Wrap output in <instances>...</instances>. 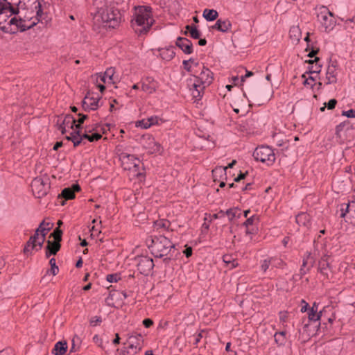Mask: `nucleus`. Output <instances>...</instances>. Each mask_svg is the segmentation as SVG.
Wrapping results in <instances>:
<instances>
[{"mask_svg":"<svg viewBox=\"0 0 355 355\" xmlns=\"http://www.w3.org/2000/svg\"><path fill=\"white\" fill-rule=\"evenodd\" d=\"M79 119L76 121V122L83 124L85 119L88 118L87 115L83 114H78Z\"/></svg>","mask_w":355,"mask_h":355,"instance_id":"nucleus-60","label":"nucleus"},{"mask_svg":"<svg viewBox=\"0 0 355 355\" xmlns=\"http://www.w3.org/2000/svg\"><path fill=\"white\" fill-rule=\"evenodd\" d=\"M327 84L336 83L337 81V73L334 65L329 66L326 74Z\"/></svg>","mask_w":355,"mask_h":355,"instance_id":"nucleus-24","label":"nucleus"},{"mask_svg":"<svg viewBox=\"0 0 355 355\" xmlns=\"http://www.w3.org/2000/svg\"><path fill=\"white\" fill-rule=\"evenodd\" d=\"M157 83L151 78H146L142 83L141 89L147 94H153L155 92Z\"/></svg>","mask_w":355,"mask_h":355,"instance_id":"nucleus-22","label":"nucleus"},{"mask_svg":"<svg viewBox=\"0 0 355 355\" xmlns=\"http://www.w3.org/2000/svg\"><path fill=\"white\" fill-rule=\"evenodd\" d=\"M316 11L318 21L324 28V31L329 33L333 30L336 24L334 14L324 6L316 8Z\"/></svg>","mask_w":355,"mask_h":355,"instance_id":"nucleus-4","label":"nucleus"},{"mask_svg":"<svg viewBox=\"0 0 355 355\" xmlns=\"http://www.w3.org/2000/svg\"><path fill=\"white\" fill-rule=\"evenodd\" d=\"M121 162V166L124 170L131 171L135 173V175L140 174L139 168L141 162L139 159L133 155L125 153H121L119 155Z\"/></svg>","mask_w":355,"mask_h":355,"instance_id":"nucleus-6","label":"nucleus"},{"mask_svg":"<svg viewBox=\"0 0 355 355\" xmlns=\"http://www.w3.org/2000/svg\"><path fill=\"white\" fill-rule=\"evenodd\" d=\"M213 29L218 30L222 33H226L231 30L232 23L229 19H219L211 27Z\"/></svg>","mask_w":355,"mask_h":355,"instance_id":"nucleus-21","label":"nucleus"},{"mask_svg":"<svg viewBox=\"0 0 355 355\" xmlns=\"http://www.w3.org/2000/svg\"><path fill=\"white\" fill-rule=\"evenodd\" d=\"M315 263V259L313 256H311L310 252H306L303 258L302 268L300 269V272L302 275L306 273L313 266Z\"/></svg>","mask_w":355,"mask_h":355,"instance_id":"nucleus-20","label":"nucleus"},{"mask_svg":"<svg viewBox=\"0 0 355 355\" xmlns=\"http://www.w3.org/2000/svg\"><path fill=\"white\" fill-rule=\"evenodd\" d=\"M253 156L256 160L263 163L267 162L268 165L272 164L275 161L273 150L266 146H261L256 148L253 153Z\"/></svg>","mask_w":355,"mask_h":355,"instance_id":"nucleus-7","label":"nucleus"},{"mask_svg":"<svg viewBox=\"0 0 355 355\" xmlns=\"http://www.w3.org/2000/svg\"><path fill=\"white\" fill-rule=\"evenodd\" d=\"M223 261L227 266H230V268H234L237 266L238 263L233 258L231 254H225L223 257Z\"/></svg>","mask_w":355,"mask_h":355,"instance_id":"nucleus-35","label":"nucleus"},{"mask_svg":"<svg viewBox=\"0 0 355 355\" xmlns=\"http://www.w3.org/2000/svg\"><path fill=\"white\" fill-rule=\"evenodd\" d=\"M35 238L37 239L38 248L40 250H41L42 248L43 247V244L45 241L46 237H44V236L43 235L39 234L38 233H35L33 235V240L35 239Z\"/></svg>","mask_w":355,"mask_h":355,"instance_id":"nucleus-43","label":"nucleus"},{"mask_svg":"<svg viewBox=\"0 0 355 355\" xmlns=\"http://www.w3.org/2000/svg\"><path fill=\"white\" fill-rule=\"evenodd\" d=\"M275 260L274 259H265L263 260V263H261V270L263 271V272H266L270 265L271 264L272 261H275Z\"/></svg>","mask_w":355,"mask_h":355,"instance_id":"nucleus-47","label":"nucleus"},{"mask_svg":"<svg viewBox=\"0 0 355 355\" xmlns=\"http://www.w3.org/2000/svg\"><path fill=\"white\" fill-rule=\"evenodd\" d=\"M227 167L218 166L212 170V176L214 182L219 181L218 178L226 175Z\"/></svg>","mask_w":355,"mask_h":355,"instance_id":"nucleus-31","label":"nucleus"},{"mask_svg":"<svg viewBox=\"0 0 355 355\" xmlns=\"http://www.w3.org/2000/svg\"><path fill=\"white\" fill-rule=\"evenodd\" d=\"M171 222L166 219L157 220L153 223V227L157 231H168L171 227Z\"/></svg>","mask_w":355,"mask_h":355,"instance_id":"nucleus-25","label":"nucleus"},{"mask_svg":"<svg viewBox=\"0 0 355 355\" xmlns=\"http://www.w3.org/2000/svg\"><path fill=\"white\" fill-rule=\"evenodd\" d=\"M62 235V231L59 227H56L50 234V237L53 236L55 241L61 242Z\"/></svg>","mask_w":355,"mask_h":355,"instance_id":"nucleus-41","label":"nucleus"},{"mask_svg":"<svg viewBox=\"0 0 355 355\" xmlns=\"http://www.w3.org/2000/svg\"><path fill=\"white\" fill-rule=\"evenodd\" d=\"M175 44L186 54H191L193 52L192 42L186 37H179Z\"/></svg>","mask_w":355,"mask_h":355,"instance_id":"nucleus-18","label":"nucleus"},{"mask_svg":"<svg viewBox=\"0 0 355 355\" xmlns=\"http://www.w3.org/2000/svg\"><path fill=\"white\" fill-rule=\"evenodd\" d=\"M286 331L276 333L274 336L275 342L279 345H283L286 340Z\"/></svg>","mask_w":355,"mask_h":355,"instance_id":"nucleus-40","label":"nucleus"},{"mask_svg":"<svg viewBox=\"0 0 355 355\" xmlns=\"http://www.w3.org/2000/svg\"><path fill=\"white\" fill-rule=\"evenodd\" d=\"M46 246L45 256L46 258L50 257L51 255H55L61 248L60 242L51 241L48 240Z\"/></svg>","mask_w":355,"mask_h":355,"instance_id":"nucleus-19","label":"nucleus"},{"mask_svg":"<svg viewBox=\"0 0 355 355\" xmlns=\"http://www.w3.org/2000/svg\"><path fill=\"white\" fill-rule=\"evenodd\" d=\"M188 85L191 92V95L196 101H198L202 98L204 90L207 87L204 85H201L200 81H198L193 76L189 79Z\"/></svg>","mask_w":355,"mask_h":355,"instance_id":"nucleus-13","label":"nucleus"},{"mask_svg":"<svg viewBox=\"0 0 355 355\" xmlns=\"http://www.w3.org/2000/svg\"><path fill=\"white\" fill-rule=\"evenodd\" d=\"M101 321L102 320H101V318L100 317L94 316V317L91 318L90 323H91V324L96 325L98 323H101Z\"/></svg>","mask_w":355,"mask_h":355,"instance_id":"nucleus-59","label":"nucleus"},{"mask_svg":"<svg viewBox=\"0 0 355 355\" xmlns=\"http://www.w3.org/2000/svg\"><path fill=\"white\" fill-rule=\"evenodd\" d=\"M136 126L146 129L150 127V123L147 119H142L136 123Z\"/></svg>","mask_w":355,"mask_h":355,"instance_id":"nucleus-46","label":"nucleus"},{"mask_svg":"<svg viewBox=\"0 0 355 355\" xmlns=\"http://www.w3.org/2000/svg\"><path fill=\"white\" fill-rule=\"evenodd\" d=\"M320 60L318 57H315L313 60H309L308 62L311 64V67L309 69V73H320L321 71V65L318 64V62Z\"/></svg>","mask_w":355,"mask_h":355,"instance_id":"nucleus-34","label":"nucleus"},{"mask_svg":"<svg viewBox=\"0 0 355 355\" xmlns=\"http://www.w3.org/2000/svg\"><path fill=\"white\" fill-rule=\"evenodd\" d=\"M207 333L205 330H201L196 336L193 342V345L197 346L201 338L203 337V334Z\"/></svg>","mask_w":355,"mask_h":355,"instance_id":"nucleus-49","label":"nucleus"},{"mask_svg":"<svg viewBox=\"0 0 355 355\" xmlns=\"http://www.w3.org/2000/svg\"><path fill=\"white\" fill-rule=\"evenodd\" d=\"M161 58L164 60L169 61L175 56V51L173 46L167 48H160L158 49Z\"/></svg>","mask_w":355,"mask_h":355,"instance_id":"nucleus-23","label":"nucleus"},{"mask_svg":"<svg viewBox=\"0 0 355 355\" xmlns=\"http://www.w3.org/2000/svg\"><path fill=\"white\" fill-rule=\"evenodd\" d=\"M147 120L148 121V123H150V126L158 123V118L157 116H151L148 118Z\"/></svg>","mask_w":355,"mask_h":355,"instance_id":"nucleus-61","label":"nucleus"},{"mask_svg":"<svg viewBox=\"0 0 355 355\" xmlns=\"http://www.w3.org/2000/svg\"><path fill=\"white\" fill-rule=\"evenodd\" d=\"M200 69L199 72L197 69L194 71L193 77L200 81L201 85H204L205 86H209L213 81V73L208 69L204 66H200L198 67Z\"/></svg>","mask_w":355,"mask_h":355,"instance_id":"nucleus-10","label":"nucleus"},{"mask_svg":"<svg viewBox=\"0 0 355 355\" xmlns=\"http://www.w3.org/2000/svg\"><path fill=\"white\" fill-rule=\"evenodd\" d=\"M142 146L149 154L160 153L162 151L161 144L150 135H144L141 139Z\"/></svg>","mask_w":355,"mask_h":355,"instance_id":"nucleus-9","label":"nucleus"},{"mask_svg":"<svg viewBox=\"0 0 355 355\" xmlns=\"http://www.w3.org/2000/svg\"><path fill=\"white\" fill-rule=\"evenodd\" d=\"M190 63L193 64L196 68L200 67V64L198 62H196L193 59L191 58L189 60H184L183 61V66L184 69H186L189 72H193L196 69H193L192 68V66L190 64Z\"/></svg>","mask_w":355,"mask_h":355,"instance_id":"nucleus-36","label":"nucleus"},{"mask_svg":"<svg viewBox=\"0 0 355 355\" xmlns=\"http://www.w3.org/2000/svg\"><path fill=\"white\" fill-rule=\"evenodd\" d=\"M101 15L102 21L106 23L109 27L115 28L120 23L121 15L117 9L107 8L103 10Z\"/></svg>","mask_w":355,"mask_h":355,"instance_id":"nucleus-8","label":"nucleus"},{"mask_svg":"<svg viewBox=\"0 0 355 355\" xmlns=\"http://www.w3.org/2000/svg\"><path fill=\"white\" fill-rule=\"evenodd\" d=\"M33 195L38 198L45 196L50 189V182L48 177H37L31 182Z\"/></svg>","mask_w":355,"mask_h":355,"instance_id":"nucleus-5","label":"nucleus"},{"mask_svg":"<svg viewBox=\"0 0 355 355\" xmlns=\"http://www.w3.org/2000/svg\"><path fill=\"white\" fill-rule=\"evenodd\" d=\"M320 317H321V311L318 313L316 311H311L310 310V311L309 313V320L315 322V321L320 320Z\"/></svg>","mask_w":355,"mask_h":355,"instance_id":"nucleus-45","label":"nucleus"},{"mask_svg":"<svg viewBox=\"0 0 355 355\" xmlns=\"http://www.w3.org/2000/svg\"><path fill=\"white\" fill-rule=\"evenodd\" d=\"M101 97L94 93L88 92L83 101V107L85 111L96 110L99 107Z\"/></svg>","mask_w":355,"mask_h":355,"instance_id":"nucleus-11","label":"nucleus"},{"mask_svg":"<svg viewBox=\"0 0 355 355\" xmlns=\"http://www.w3.org/2000/svg\"><path fill=\"white\" fill-rule=\"evenodd\" d=\"M67 351V343L66 341H59L55 343L52 353L55 355H64Z\"/></svg>","mask_w":355,"mask_h":355,"instance_id":"nucleus-26","label":"nucleus"},{"mask_svg":"<svg viewBox=\"0 0 355 355\" xmlns=\"http://www.w3.org/2000/svg\"><path fill=\"white\" fill-rule=\"evenodd\" d=\"M314 78L311 76H309L308 78H306L305 80L304 81V85H310L311 86H313V83L314 82Z\"/></svg>","mask_w":355,"mask_h":355,"instance_id":"nucleus-62","label":"nucleus"},{"mask_svg":"<svg viewBox=\"0 0 355 355\" xmlns=\"http://www.w3.org/2000/svg\"><path fill=\"white\" fill-rule=\"evenodd\" d=\"M290 37L294 41H300L301 37V32L297 26L292 27L289 31Z\"/></svg>","mask_w":355,"mask_h":355,"instance_id":"nucleus-37","label":"nucleus"},{"mask_svg":"<svg viewBox=\"0 0 355 355\" xmlns=\"http://www.w3.org/2000/svg\"><path fill=\"white\" fill-rule=\"evenodd\" d=\"M135 21L132 26L138 35L146 34L154 23L152 17V9L148 6H139L136 9Z\"/></svg>","mask_w":355,"mask_h":355,"instance_id":"nucleus-1","label":"nucleus"},{"mask_svg":"<svg viewBox=\"0 0 355 355\" xmlns=\"http://www.w3.org/2000/svg\"><path fill=\"white\" fill-rule=\"evenodd\" d=\"M136 260L137 261V269L141 274L148 275L154 267L153 259L148 257L141 256L137 257Z\"/></svg>","mask_w":355,"mask_h":355,"instance_id":"nucleus-12","label":"nucleus"},{"mask_svg":"<svg viewBox=\"0 0 355 355\" xmlns=\"http://www.w3.org/2000/svg\"><path fill=\"white\" fill-rule=\"evenodd\" d=\"M186 29L189 31L190 35L193 39H198L200 37V33L195 25H187Z\"/></svg>","mask_w":355,"mask_h":355,"instance_id":"nucleus-38","label":"nucleus"},{"mask_svg":"<svg viewBox=\"0 0 355 355\" xmlns=\"http://www.w3.org/2000/svg\"><path fill=\"white\" fill-rule=\"evenodd\" d=\"M343 115L349 118H355V110L352 109L347 111H343Z\"/></svg>","mask_w":355,"mask_h":355,"instance_id":"nucleus-54","label":"nucleus"},{"mask_svg":"<svg viewBox=\"0 0 355 355\" xmlns=\"http://www.w3.org/2000/svg\"><path fill=\"white\" fill-rule=\"evenodd\" d=\"M19 12V8L12 7L7 10V11H4L0 13V28L1 30L8 29L7 23L9 17H12L13 15H16Z\"/></svg>","mask_w":355,"mask_h":355,"instance_id":"nucleus-16","label":"nucleus"},{"mask_svg":"<svg viewBox=\"0 0 355 355\" xmlns=\"http://www.w3.org/2000/svg\"><path fill=\"white\" fill-rule=\"evenodd\" d=\"M75 198V193H73V189L70 187L64 189L61 193L59 194L58 198H62L64 200H71Z\"/></svg>","mask_w":355,"mask_h":355,"instance_id":"nucleus-33","label":"nucleus"},{"mask_svg":"<svg viewBox=\"0 0 355 355\" xmlns=\"http://www.w3.org/2000/svg\"><path fill=\"white\" fill-rule=\"evenodd\" d=\"M10 2L7 0H0V13L7 11L8 9L12 8Z\"/></svg>","mask_w":355,"mask_h":355,"instance_id":"nucleus-44","label":"nucleus"},{"mask_svg":"<svg viewBox=\"0 0 355 355\" xmlns=\"http://www.w3.org/2000/svg\"><path fill=\"white\" fill-rule=\"evenodd\" d=\"M0 355H13V354L10 349H3L0 351Z\"/></svg>","mask_w":355,"mask_h":355,"instance_id":"nucleus-64","label":"nucleus"},{"mask_svg":"<svg viewBox=\"0 0 355 355\" xmlns=\"http://www.w3.org/2000/svg\"><path fill=\"white\" fill-rule=\"evenodd\" d=\"M288 318V313L286 311H281L279 313V319L280 321L284 324L286 322Z\"/></svg>","mask_w":355,"mask_h":355,"instance_id":"nucleus-55","label":"nucleus"},{"mask_svg":"<svg viewBox=\"0 0 355 355\" xmlns=\"http://www.w3.org/2000/svg\"><path fill=\"white\" fill-rule=\"evenodd\" d=\"M184 254L187 257H189L192 254V248L191 247H187L184 251Z\"/></svg>","mask_w":355,"mask_h":355,"instance_id":"nucleus-63","label":"nucleus"},{"mask_svg":"<svg viewBox=\"0 0 355 355\" xmlns=\"http://www.w3.org/2000/svg\"><path fill=\"white\" fill-rule=\"evenodd\" d=\"M337 103V101L336 99H331L327 104V108L329 110H333Z\"/></svg>","mask_w":355,"mask_h":355,"instance_id":"nucleus-57","label":"nucleus"},{"mask_svg":"<svg viewBox=\"0 0 355 355\" xmlns=\"http://www.w3.org/2000/svg\"><path fill=\"white\" fill-rule=\"evenodd\" d=\"M352 23L355 24V16L353 17L352 18L347 19L345 21V29H346V30L353 29L354 26H352Z\"/></svg>","mask_w":355,"mask_h":355,"instance_id":"nucleus-48","label":"nucleus"},{"mask_svg":"<svg viewBox=\"0 0 355 355\" xmlns=\"http://www.w3.org/2000/svg\"><path fill=\"white\" fill-rule=\"evenodd\" d=\"M118 279L117 274H110L107 275V280L109 282H116Z\"/></svg>","mask_w":355,"mask_h":355,"instance_id":"nucleus-52","label":"nucleus"},{"mask_svg":"<svg viewBox=\"0 0 355 355\" xmlns=\"http://www.w3.org/2000/svg\"><path fill=\"white\" fill-rule=\"evenodd\" d=\"M125 344L128 346L121 349L120 355H135L141 351L144 340L141 334L133 333L128 336Z\"/></svg>","mask_w":355,"mask_h":355,"instance_id":"nucleus-3","label":"nucleus"},{"mask_svg":"<svg viewBox=\"0 0 355 355\" xmlns=\"http://www.w3.org/2000/svg\"><path fill=\"white\" fill-rule=\"evenodd\" d=\"M146 243L151 253L158 258L167 256L175 248V245L164 235L150 236L146 239Z\"/></svg>","mask_w":355,"mask_h":355,"instance_id":"nucleus-2","label":"nucleus"},{"mask_svg":"<svg viewBox=\"0 0 355 355\" xmlns=\"http://www.w3.org/2000/svg\"><path fill=\"white\" fill-rule=\"evenodd\" d=\"M24 22L25 21L21 18L17 19L16 17H13L7 23V26L10 28V31L12 33H15L19 30L24 31L29 28L24 25Z\"/></svg>","mask_w":355,"mask_h":355,"instance_id":"nucleus-17","label":"nucleus"},{"mask_svg":"<svg viewBox=\"0 0 355 355\" xmlns=\"http://www.w3.org/2000/svg\"><path fill=\"white\" fill-rule=\"evenodd\" d=\"M144 326L146 328H149L153 324V321L150 318H146L142 322Z\"/></svg>","mask_w":355,"mask_h":355,"instance_id":"nucleus-58","label":"nucleus"},{"mask_svg":"<svg viewBox=\"0 0 355 355\" xmlns=\"http://www.w3.org/2000/svg\"><path fill=\"white\" fill-rule=\"evenodd\" d=\"M49 264L51 266L50 271L53 275H56L58 273L59 268L56 266V261L55 258H51L49 261Z\"/></svg>","mask_w":355,"mask_h":355,"instance_id":"nucleus-42","label":"nucleus"},{"mask_svg":"<svg viewBox=\"0 0 355 355\" xmlns=\"http://www.w3.org/2000/svg\"><path fill=\"white\" fill-rule=\"evenodd\" d=\"M329 257L327 255L321 257L318 262V272L325 278L329 279L331 274V268L328 261Z\"/></svg>","mask_w":355,"mask_h":355,"instance_id":"nucleus-15","label":"nucleus"},{"mask_svg":"<svg viewBox=\"0 0 355 355\" xmlns=\"http://www.w3.org/2000/svg\"><path fill=\"white\" fill-rule=\"evenodd\" d=\"M76 123V120L71 114H67L64 119L61 120V118L58 116L56 122L58 129L60 130L62 135L66 133V128L69 127L71 129H73L74 124Z\"/></svg>","mask_w":355,"mask_h":355,"instance_id":"nucleus-14","label":"nucleus"},{"mask_svg":"<svg viewBox=\"0 0 355 355\" xmlns=\"http://www.w3.org/2000/svg\"><path fill=\"white\" fill-rule=\"evenodd\" d=\"M37 239L35 238L33 240V236H31L28 241L26 242L24 248L23 250L24 254H28L31 250H35L36 251L40 250L39 248H37Z\"/></svg>","mask_w":355,"mask_h":355,"instance_id":"nucleus-27","label":"nucleus"},{"mask_svg":"<svg viewBox=\"0 0 355 355\" xmlns=\"http://www.w3.org/2000/svg\"><path fill=\"white\" fill-rule=\"evenodd\" d=\"M101 137L102 135L100 133H94L89 135V141L90 142H93L99 140L100 139H101Z\"/></svg>","mask_w":355,"mask_h":355,"instance_id":"nucleus-51","label":"nucleus"},{"mask_svg":"<svg viewBox=\"0 0 355 355\" xmlns=\"http://www.w3.org/2000/svg\"><path fill=\"white\" fill-rule=\"evenodd\" d=\"M115 73V70L114 68L110 67L106 69L104 74H100L99 76L101 78V80L104 83L107 82L113 83L112 77Z\"/></svg>","mask_w":355,"mask_h":355,"instance_id":"nucleus-30","label":"nucleus"},{"mask_svg":"<svg viewBox=\"0 0 355 355\" xmlns=\"http://www.w3.org/2000/svg\"><path fill=\"white\" fill-rule=\"evenodd\" d=\"M296 223L300 225L309 226L310 224V216L306 213H300L296 216Z\"/></svg>","mask_w":355,"mask_h":355,"instance_id":"nucleus-28","label":"nucleus"},{"mask_svg":"<svg viewBox=\"0 0 355 355\" xmlns=\"http://www.w3.org/2000/svg\"><path fill=\"white\" fill-rule=\"evenodd\" d=\"M71 135L72 137V142L73 144V146L76 147L81 144V138L80 137V130H73L71 132Z\"/></svg>","mask_w":355,"mask_h":355,"instance_id":"nucleus-39","label":"nucleus"},{"mask_svg":"<svg viewBox=\"0 0 355 355\" xmlns=\"http://www.w3.org/2000/svg\"><path fill=\"white\" fill-rule=\"evenodd\" d=\"M253 222H254V216H251L250 218H248L245 222H244V225L246 226V227H248L249 225H251L253 224ZM246 233L247 234H251V232L249 230L248 228H247L246 230Z\"/></svg>","mask_w":355,"mask_h":355,"instance_id":"nucleus-50","label":"nucleus"},{"mask_svg":"<svg viewBox=\"0 0 355 355\" xmlns=\"http://www.w3.org/2000/svg\"><path fill=\"white\" fill-rule=\"evenodd\" d=\"M344 126V125L340 124L336 128V135L339 138H341V133L343 130Z\"/></svg>","mask_w":355,"mask_h":355,"instance_id":"nucleus-56","label":"nucleus"},{"mask_svg":"<svg viewBox=\"0 0 355 355\" xmlns=\"http://www.w3.org/2000/svg\"><path fill=\"white\" fill-rule=\"evenodd\" d=\"M236 212L237 210L230 209H227L225 214L230 217V220H232L236 216Z\"/></svg>","mask_w":355,"mask_h":355,"instance_id":"nucleus-53","label":"nucleus"},{"mask_svg":"<svg viewBox=\"0 0 355 355\" xmlns=\"http://www.w3.org/2000/svg\"><path fill=\"white\" fill-rule=\"evenodd\" d=\"M52 227V225L49 223H46L44 220L40 224L39 227L36 229L35 233H38L40 235L44 236L49 232L51 228Z\"/></svg>","mask_w":355,"mask_h":355,"instance_id":"nucleus-29","label":"nucleus"},{"mask_svg":"<svg viewBox=\"0 0 355 355\" xmlns=\"http://www.w3.org/2000/svg\"><path fill=\"white\" fill-rule=\"evenodd\" d=\"M218 13L214 9H205L203 12V17L207 21H214L217 19Z\"/></svg>","mask_w":355,"mask_h":355,"instance_id":"nucleus-32","label":"nucleus"}]
</instances>
